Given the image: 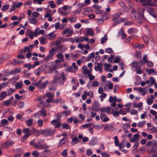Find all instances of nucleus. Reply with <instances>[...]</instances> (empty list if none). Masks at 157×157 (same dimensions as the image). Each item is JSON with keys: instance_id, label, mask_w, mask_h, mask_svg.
I'll list each match as a JSON object with an SVG mask.
<instances>
[{"instance_id": "obj_1", "label": "nucleus", "mask_w": 157, "mask_h": 157, "mask_svg": "<svg viewBox=\"0 0 157 157\" xmlns=\"http://www.w3.org/2000/svg\"><path fill=\"white\" fill-rule=\"evenodd\" d=\"M143 11L138 10V16L135 10L133 9L132 10L131 17L132 18L135 19L136 21L140 23H142L145 20L144 17Z\"/></svg>"}, {"instance_id": "obj_2", "label": "nucleus", "mask_w": 157, "mask_h": 157, "mask_svg": "<svg viewBox=\"0 0 157 157\" xmlns=\"http://www.w3.org/2000/svg\"><path fill=\"white\" fill-rule=\"evenodd\" d=\"M44 142V139H39L38 140V142L36 143L35 149L39 150H43L46 149L48 148L49 146L47 144L45 143L42 144Z\"/></svg>"}, {"instance_id": "obj_3", "label": "nucleus", "mask_w": 157, "mask_h": 157, "mask_svg": "<svg viewBox=\"0 0 157 157\" xmlns=\"http://www.w3.org/2000/svg\"><path fill=\"white\" fill-rule=\"evenodd\" d=\"M56 51L57 50L54 47L52 48L49 51L48 54L43 59L44 62H47L52 59L53 56L56 54Z\"/></svg>"}, {"instance_id": "obj_4", "label": "nucleus", "mask_w": 157, "mask_h": 157, "mask_svg": "<svg viewBox=\"0 0 157 157\" xmlns=\"http://www.w3.org/2000/svg\"><path fill=\"white\" fill-rule=\"evenodd\" d=\"M55 131L50 129H46L42 130L40 131V133L42 135L44 136H47L53 135L55 133Z\"/></svg>"}, {"instance_id": "obj_5", "label": "nucleus", "mask_w": 157, "mask_h": 157, "mask_svg": "<svg viewBox=\"0 0 157 157\" xmlns=\"http://www.w3.org/2000/svg\"><path fill=\"white\" fill-rule=\"evenodd\" d=\"M41 79H40L39 81L35 83V85L38 88L40 89H44L48 83L47 80L46 81L44 82L41 84Z\"/></svg>"}, {"instance_id": "obj_6", "label": "nucleus", "mask_w": 157, "mask_h": 157, "mask_svg": "<svg viewBox=\"0 0 157 157\" xmlns=\"http://www.w3.org/2000/svg\"><path fill=\"white\" fill-rule=\"evenodd\" d=\"M121 14V13L118 12L114 14L113 15V18L112 20L115 23L113 24V26H115L117 24L119 23V21H117L118 20V19L120 17Z\"/></svg>"}, {"instance_id": "obj_7", "label": "nucleus", "mask_w": 157, "mask_h": 157, "mask_svg": "<svg viewBox=\"0 0 157 157\" xmlns=\"http://www.w3.org/2000/svg\"><path fill=\"white\" fill-rule=\"evenodd\" d=\"M67 33H68L66 36V37H68L71 36L72 35L73 33V31L70 28H66L63 32L62 33L63 34H65Z\"/></svg>"}, {"instance_id": "obj_8", "label": "nucleus", "mask_w": 157, "mask_h": 157, "mask_svg": "<svg viewBox=\"0 0 157 157\" xmlns=\"http://www.w3.org/2000/svg\"><path fill=\"white\" fill-rule=\"evenodd\" d=\"M33 131L32 130L29 128H26L24 129L23 132L25 133V137H29L31 135V133Z\"/></svg>"}, {"instance_id": "obj_9", "label": "nucleus", "mask_w": 157, "mask_h": 157, "mask_svg": "<svg viewBox=\"0 0 157 157\" xmlns=\"http://www.w3.org/2000/svg\"><path fill=\"white\" fill-rule=\"evenodd\" d=\"M100 116L101 119L103 122H106L109 120V118L107 117L105 114L103 112L100 113Z\"/></svg>"}, {"instance_id": "obj_10", "label": "nucleus", "mask_w": 157, "mask_h": 157, "mask_svg": "<svg viewBox=\"0 0 157 157\" xmlns=\"http://www.w3.org/2000/svg\"><path fill=\"white\" fill-rule=\"evenodd\" d=\"M157 151V141L155 140L153 142L151 149L150 152H156Z\"/></svg>"}, {"instance_id": "obj_11", "label": "nucleus", "mask_w": 157, "mask_h": 157, "mask_svg": "<svg viewBox=\"0 0 157 157\" xmlns=\"http://www.w3.org/2000/svg\"><path fill=\"white\" fill-rule=\"evenodd\" d=\"M142 5L144 6H156V4L154 2L152 1L145 2L143 3L142 4Z\"/></svg>"}, {"instance_id": "obj_12", "label": "nucleus", "mask_w": 157, "mask_h": 157, "mask_svg": "<svg viewBox=\"0 0 157 157\" xmlns=\"http://www.w3.org/2000/svg\"><path fill=\"white\" fill-rule=\"evenodd\" d=\"M51 124L54 125L55 124V127L56 128L59 127L61 125V124L59 122V121L54 120L51 122Z\"/></svg>"}, {"instance_id": "obj_13", "label": "nucleus", "mask_w": 157, "mask_h": 157, "mask_svg": "<svg viewBox=\"0 0 157 157\" xmlns=\"http://www.w3.org/2000/svg\"><path fill=\"white\" fill-rule=\"evenodd\" d=\"M20 72V69L19 68H16L14 70L8 72V75H15L19 73Z\"/></svg>"}, {"instance_id": "obj_14", "label": "nucleus", "mask_w": 157, "mask_h": 157, "mask_svg": "<svg viewBox=\"0 0 157 157\" xmlns=\"http://www.w3.org/2000/svg\"><path fill=\"white\" fill-rule=\"evenodd\" d=\"M65 25V24H60L59 22H57L55 25V28L56 29H61L64 28Z\"/></svg>"}, {"instance_id": "obj_15", "label": "nucleus", "mask_w": 157, "mask_h": 157, "mask_svg": "<svg viewBox=\"0 0 157 157\" xmlns=\"http://www.w3.org/2000/svg\"><path fill=\"white\" fill-rule=\"evenodd\" d=\"M26 34H27L30 39H33V38L34 36L33 33L29 29H27L26 32Z\"/></svg>"}, {"instance_id": "obj_16", "label": "nucleus", "mask_w": 157, "mask_h": 157, "mask_svg": "<svg viewBox=\"0 0 157 157\" xmlns=\"http://www.w3.org/2000/svg\"><path fill=\"white\" fill-rule=\"evenodd\" d=\"M114 139L115 140V145L117 146H120V148L121 149L122 147L121 145L122 144H124V142L123 141H122L121 143L119 145V142L118 139V138L117 136H115L114 137Z\"/></svg>"}, {"instance_id": "obj_17", "label": "nucleus", "mask_w": 157, "mask_h": 157, "mask_svg": "<svg viewBox=\"0 0 157 157\" xmlns=\"http://www.w3.org/2000/svg\"><path fill=\"white\" fill-rule=\"evenodd\" d=\"M14 142L12 140H8L3 144V147L10 146L13 144Z\"/></svg>"}, {"instance_id": "obj_18", "label": "nucleus", "mask_w": 157, "mask_h": 157, "mask_svg": "<svg viewBox=\"0 0 157 157\" xmlns=\"http://www.w3.org/2000/svg\"><path fill=\"white\" fill-rule=\"evenodd\" d=\"M79 142L78 139L76 137L73 138L71 142V144L72 145H74Z\"/></svg>"}, {"instance_id": "obj_19", "label": "nucleus", "mask_w": 157, "mask_h": 157, "mask_svg": "<svg viewBox=\"0 0 157 157\" xmlns=\"http://www.w3.org/2000/svg\"><path fill=\"white\" fill-rule=\"evenodd\" d=\"M139 135L138 134H136L133 136V138H131L130 141L132 142H135L137 141V140L139 139Z\"/></svg>"}, {"instance_id": "obj_20", "label": "nucleus", "mask_w": 157, "mask_h": 157, "mask_svg": "<svg viewBox=\"0 0 157 157\" xmlns=\"http://www.w3.org/2000/svg\"><path fill=\"white\" fill-rule=\"evenodd\" d=\"M67 139V137H66L60 140L59 143V146H60L64 144L66 142V140Z\"/></svg>"}, {"instance_id": "obj_21", "label": "nucleus", "mask_w": 157, "mask_h": 157, "mask_svg": "<svg viewBox=\"0 0 157 157\" xmlns=\"http://www.w3.org/2000/svg\"><path fill=\"white\" fill-rule=\"evenodd\" d=\"M30 22L32 24L36 25L37 24V19L34 17H30L29 18Z\"/></svg>"}, {"instance_id": "obj_22", "label": "nucleus", "mask_w": 157, "mask_h": 157, "mask_svg": "<svg viewBox=\"0 0 157 157\" xmlns=\"http://www.w3.org/2000/svg\"><path fill=\"white\" fill-rule=\"evenodd\" d=\"M7 96V93L6 92H2L0 94V100L2 101Z\"/></svg>"}, {"instance_id": "obj_23", "label": "nucleus", "mask_w": 157, "mask_h": 157, "mask_svg": "<svg viewBox=\"0 0 157 157\" xmlns=\"http://www.w3.org/2000/svg\"><path fill=\"white\" fill-rule=\"evenodd\" d=\"M22 61H21L18 60H17L15 59H13V62H10V64H13V65H16L17 64H20L22 63Z\"/></svg>"}, {"instance_id": "obj_24", "label": "nucleus", "mask_w": 157, "mask_h": 157, "mask_svg": "<svg viewBox=\"0 0 157 157\" xmlns=\"http://www.w3.org/2000/svg\"><path fill=\"white\" fill-rule=\"evenodd\" d=\"M19 78L18 76L17 75L13 77L11 79L9 80V82L10 83L14 82L17 81Z\"/></svg>"}, {"instance_id": "obj_25", "label": "nucleus", "mask_w": 157, "mask_h": 157, "mask_svg": "<svg viewBox=\"0 0 157 157\" xmlns=\"http://www.w3.org/2000/svg\"><path fill=\"white\" fill-rule=\"evenodd\" d=\"M90 144L92 145H94L98 143V140L96 139H93L89 142Z\"/></svg>"}, {"instance_id": "obj_26", "label": "nucleus", "mask_w": 157, "mask_h": 157, "mask_svg": "<svg viewBox=\"0 0 157 157\" xmlns=\"http://www.w3.org/2000/svg\"><path fill=\"white\" fill-rule=\"evenodd\" d=\"M8 123V121L6 119H3L1 120L0 124V127L4 126L5 124H7Z\"/></svg>"}, {"instance_id": "obj_27", "label": "nucleus", "mask_w": 157, "mask_h": 157, "mask_svg": "<svg viewBox=\"0 0 157 157\" xmlns=\"http://www.w3.org/2000/svg\"><path fill=\"white\" fill-rule=\"evenodd\" d=\"M84 93L86 96L88 95L89 96L90 98H92L93 96V93L91 91H90L88 92H87V91L85 90L84 91Z\"/></svg>"}, {"instance_id": "obj_28", "label": "nucleus", "mask_w": 157, "mask_h": 157, "mask_svg": "<svg viewBox=\"0 0 157 157\" xmlns=\"http://www.w3.org/2000/svg\"><path fill=\"white\" fill-rule=\"evenodd\" d=\"M87 33L91 36H93L94 35V32L93 31L92 29L91 28L87 29Z\"/></svg>"}, {"instance_id": "obj_29", "label": "nucleus", "mask_w": 157, "mask_h": 157, "mask_svg": "<svg viewBox=\"0 0 157 157\" xmlns=\"http://www.w3.org/2000/svg\"><path fill=\"white\" fill-rule=\"evenodd\" d=\"M95 55L94 53H90L88 56L86 57V60L87 61H89L90 60L91 58L94 57Z\"/></svg>"}, {"instance_id": "obj_30", "label": "nucleus", "mask_w": 157, "mask_h": 157, "mask_svg": "<svg viewBox=\"0 0 157 157\" xmlns=\"http://www.w3.org/2000/svg\"><path fill=\"white\" fill-rule=\"evenodd\" d=\"M112 111H113V109H112L109 107H107L105 108V112L108 114L111 113H112Z\"/></svg>"}, {"instance_id": "obj_31", "label": "nucleus", "mask_w": 157, "mask_h": 157, "mask_svg": "<svg viewBox=\"0 0 157 157\" xmlns=\"http://www.w3.org/2000/svg\"><path fill=\"white\" fill-rule=\"evenodd\" d=\"M57 67L56 65H54L51 67L49 69V73H52L55 70H56Z\"/></svg>"}, {"instance_id": "obj_32", "label": "nucleus", "mask_w": 157, "mask_h": 157, "mask_svg": "<svg viewBox=\"0 0 157 157\" xmlns=\"http://www.w3.org/2000/svg\"><path fill=\"white\" fill-rule=\"evenodd\" d=\"M44 17L46 18H48V21H52V19L50 14L49 13H47L44 15Z\"/></svg>"}, {"instance_id": "obj_33", "label": "nucleus", "mask_w": 157, "mask_h": 157, "mask_svg": "<svg viewBox=\"0 0 157 157\" xmlns=\"http://www.w3.org/2000/svg\"><path fill=\"white\" fill-rule=\"evenodd\" d=\"M102 66V64L101 63H97V66H95L94 67L95 70L97 71L98 69L101 68Z\"/></svg>"}, {"instance_id": "obj_34", "label": "nucleus", "mask_w": 157, "mask_h": 157, "mask_svg": "<svg viewBox=\"0 0 157 157\" xmlns=\"http://www.w3.org/2000/svg\"><path fill=\"white\" fill-rule=\"evenodd\" d=\"M117 101V98L115 96H114L113 97L112 96H110L109 98V101L110 103H111L113 101L114 102H116Z\"/></svg>"}, {"instance_id": "obj_35", "label": "nucleus", "mask_w": 157, "mask_h": 157, "mask_svg": "<svg viewBox=\"0 0 157 157\" xmlns=\"http://www.w3.org/2000/svg\"><path fill=\"white\" fill-rule=\"evenodd\" d=\"M23 85L22 82H17L15 85V88L16 89H21Z\"/></svg>"}, {"instance_id": "obj_36", "label": "nucleus", "mask_w": 157, "mask_h": 157, "mask_svg": "<svg viewBox=\"0 0 157 157\" xmlns=\"http://www.w3.org/2000/svg\"><path fill=\"white\" fill-rule=\"evenodd\" d=\"M146 124V122L145 121H143L139 122L137 124V126L139 127H143Z\"/></svg>"}, {"instance_id": "obj_37", "label": "nucleus", "mask_w": 157, "mask_h": 157, "mask_svg": "<svg viewBox=\"0 0 157 157\" xmlns=\"http://www.w3.org/2000/svg\"><path fill=\"white\" fill-rule=\"evenodd\" d=\"M18 153L17 155H14V157L17 156H19L23 153V151L21 149H18Z\"/></svg>"}, {"instance_id": "obj_38", "label": "nucleus", "mask_w": 157, "mask_h": 157, "mask_svg": "<svg viewBox=\"0 0 157 157\" xmlns=\"http://www.w3.org/2000/svg\"><path fill=\"white\" fill-rule=\"evenodd\" d=\"M77 18L76 17H71L68 18V20L71 22H74L77 20Z\"/></svg>"}, {"instance_id": "obj_39", "label": "nucleus", "mask_w": 157, "mask_h": 157, "mask_svg": "<svg viewBox=\"0 0 157 157\" xmlns=\"http://www.w3.org/2000/svg\"><path fill=\"white\" fill-rule=\"evenodd\" d=\"M56 56L58 59H61V61H63V56L61 53H59Z\"/></svg>"}, {"instance_id": "obj_40", "label": "nucleus", "mask_w": 157, "mask_h": 157, "mask_svg": "<svg viewBox=\"0 0 157 157\" xmlns=\"http://www.w3.org/2000/svg\"><path fill=\"white\" fill-rule=\"evenodd\" d=\"M60 77H54V80L52 83H57L60 80Z\"/></svg>"}, {"instance_id": "obj_41", "label": "nucleus", "mask_w": 157, "mask_h": 157, "mask_svg": "<svg viewBox=\"0 0 157 157\" xmlns=\"http://www.w3.org/2000/svg\"><path fill=\"white\" fill-rule=\"evenodd\" d=\"M87 67L86 66H84L82 68V72L84 74H86Z\"/></svg>"}, {"instance_id": "obj_42", "label": "nucleus", "mask_w": 157, "mask_h": 157, "mask_svg": "<svg viewBox=\"0 0 157 157\" xmlns=\"http://www.w3.org/2000/svg\"><path fill=\"white\" fill-rule=\"evenodd\" d=\"M8 83L7 82H3L0 84V92L2 88H4L8 85Z\"/></svg>"}, {"instance_id": "obj_43", "label": "nucleus", "mask_w": 157, "mask_h": 157, "mask_svg": "<svg viewBox=\"0 0 157 157\" xmlns=\"http://www.w3.org/2000/svg\"><path fill=\"white\" fill-rule=\"evenodd\" d=\"M53 34L54 33L53 32L50 33L48 34V36H49L50 37L49 38V40L54 39L55 38L56 35H53Z\"/></svg>"}, {"instance_id": "obj_44", "label": "nucleus", "mask_w": 157, "mask_h": 157, "mask_svg": "<svg viewBox=\"0 0 157 157\" xmlns=\"http://www.w3.org/2000/svg\"><path fill=\"white\" fill-rule=\"evenodd\" d=\"M39 154L40 153L36 150L33 151L32 153V155L34 157H38L39 156Z\"/></svg>"}, {"instance_id": "obj_45", "label": "nucleus", "mask_w": 157, "mask_h": 157, "mask_svg": "<svg viewBox=\"0 0 157 157\" xmlns=\"http://www.w3.org/2000/svg\"><path fill=\"white\" fill-rule=\"evenodd\" d=\"M40 115L42 116L43 117H45L46 116V110L44 109H43L40 112Z\"/></svg>"}, {"instance_id": "obj_46", "label": "nucleus", "mask_w": 157, "mask_h": 157, "mask_svg": "<svg viewBox=\"0 0 157 157\" xmlns=\"http://www.w3.org/2000/svg\"><path fill=\"white\" fill-rule=\"evenodd\" d=\"M41 71L40 69L39 68L35 70L34 73L36 76H39Z\"/></svg>"}, {"instance_id": "obj_47", "label": "nucleus", "mask_w": 157, "mask_h": 157, "mask_svg": "<svg viewBox=\"0 0 157 157\" xmlns=\"http://www.w3.org/2000/svg\"><path fill=\"white\" fill-rule=\"evenodd\" d=\"M60 76L63 81H65L66 80V77L63 72H62L60 73Z\"/></svg>"}, {"instance_id": "obj_48", "label": "nucleus", "mask_w": 157, "mask_h": 157, "mask_svg": "<svg viewBox=\"0 0 157 157\" xmlns=\"http://www.w3.org/2000/svg\"><path fill=\"white\" fill-rule=\"evenodd\" d=\"M107 40V36L105 35L103 37H102L101 39V43L102 44H104Z\"/></svg>"}, {"instance_id": "obj_49", "label": "nucleus", "mask_w": 157, "mask_h": 157, "mask_svg": "<svg viewBox=\"0 0 157 157\" xmlns=\"http://www.w3.org/2000/svg\"><path fill=\"white\" fill-rule=\"evenodd\" d=\"M39 28H37L35 29L34 32H33L34 36H36L37 35H39Z\"/></svg>"}, {"instance_id": "obj_50", "label": "nucleus", "mask_w": 157, "mask_h": 157, "mask_svg": "<svg viewBox=\"0 0 157 157\" xmlns=\"http://www.w3.org/2000/svg\"><path fill=\"white\" fill-rule=\"evenodd\" d=\"M27 125L28 126H31L33 124L32 120L31 119L28 120L26 122Z\"/></svg>"}, {"instance_id": "obj_51", "label": "nucleus", "mask_w": 157, "mask_h": 157, "mask_svg": "<svg viewBox=\"0 0 157 157\" xmlns=\"http://www.w3.org/2000/svg\"><path fill=\"white\" fill-rule=\"evenodd\" d=\"M15 90V89H13L11 88H10L8 90V95L9 96L11 95L12 93H13Z\"/></svg>"}, {"instance_id": "obj_52", "label": "nucleus", "mask_w": 157, "mask_h": 157, "mask_svg": "<svg viewBox=\"0 0 157 157\" xmlns=\"http://www.w3.org/2000/svg\"><path fill=\"white\" fill-rule=\"evenodd\" d=\"M148 10H150L151 11V12H150V13L151 14L152 16L154 17L155 18L156 17L155 14L153 12V9L151 7H149L148 8Z\"/></svg>"}, {"instance_id": "obj_53", "label": "nucleus", "mask_w": 157, "mask_h": 157, "mask_svg": "<svg viewBox=\"0 0 157 157\" xmlns=\"http://www.w3.org/2000/svg\"><path fill=\"white\" fill-rule=\"evenodd\" d=\"M104 13L105 15H107V13H106L100 10H97L95 12V13L98 14H101L102 13L103 14Z\"/></svg>"}, {"instance_id": "obj_54", "label": "nucleus", "mask_w": 157, "mask_h": 157, "mask_svg": "<svg viewBox=\"0 0 157 157\" xmlns=\"http://www.w3.org/2000/svg\"><path fill=\"white\" fill-rule=\"evenodd\" d=\"M71 111L70 110H68L67 111H64L62 114H65L66 116H67L68 115H69L71 114Z\"/></svg>"}, {"instance_id": "obj_55", "label": "nucleus", "mask_w": 157, "mask_h": 157, "mask_svg": "<svg viewBox=\"0 0 157 157\" xmlns=\"http://www.w3.org/2000/svg\"><path fill=\"white\" fill-rule=\"evenodd\" d=\"M46 95L47 97L49 98H52L54 97V95L51 93L48 92L46 93Z\"/></svg>"}, {"instance_id": "obj_56", "label": "nucleus", "mask_w": 157, "mask_h": 157, "mask_svg": "<svg viewBox=\"0 0 157 157\" xmlns=\"http://www.w3.org/2000/svg\"><path fill=\"white\" fill-rule=\"evenodd\" d=\"M147 72L148 74L151 75L155 72V70L153 69H150L149 70H147Z\"/></svg>"}, {"instance_id": "obj_57", "label": "nucleus", "mask_w": 157, "mask_h": 157, "mask_svg": "<svg viewBox=\"0 0 157 157\" xmlns=\"http://www.w3.org/2000/svg\"><path fill=\"white\" fill-rule=\"evenodd\" d=\"M107 95L105 93H102L101 95L100 96L101 100V101H102L103 100V98H105Z\"/></svg>"}, {"instance_id": "obj_58", "label": "nucleus", "mask_w": 157, "mask_h": 157, "mask_svg": "<svg viewBox=\"0 0 157 157\" xmlns=\"http://www.w3.org/2000/svg\"><path fill=\"white\" fill-rule=\"evenodd\" d=\"M143 40L146 43H147L149 40V38L146 36H144L143 37Z\"/></svg>"}, {"instance_id": "obj_59", "label": "nucleus", "mask_w": 157, "mask_h": 157, "mask_svg": "<svg viewBox=\"0 0 157 157\" xmlns=\"http://www.w3.org/2000/svg\"><path fill=\"white\" fill-rule=\"evenodd\" d=\"M136 73L138 74H141L142 73V71L140 70V67L138 66L136 67Z\"/></svg>"}, {"instance_id": "obj_60", "label": "nucleus", "mask_w": 157, "mask_h": 157, "mask_svg": "<svg viewBox=\"0 0 157 157\" xmlns=\"http://www.w3.org/2000/svg\"><path fill=\"white\" fill-rule=\"evenodd\" d=\"M92 124L91 123L86 124H85L84 125H82L81 126V127H83L84 128H87L88 127H91L92 126Z\"/></svg>"}, {"instance_id": "obj_61", "label": "nucleus", "mask_w": 157, "mask_h": 157, "mask_svg": "<svg viewBox=\"0 0 157 157\" xmlns=\"http://www.w3.org/2000/svg\"><path fill=\"white\" fill-rule=\"evenodd\" d=\"M32 15L33 17H36L40 15V13L37 12L33 11L32 13Z\"/></svg>"}, {"instance_id": "obj_62", "label": "nucleus", "mask_w": 157, "mask_h": 157, "mask_svg": "<svg viewBox=\"0 0 157 157\" xmlns=\"http://www.w3.org/2000/svg\"><path fill=\"white\" fill-rule=\"evenodd\" d=\"M138 63L137 61H135L134 62H132L131 63V66L133 67H137V65L138 64Z\"/></svg>"}, {"instance_id": "obj_63", "label": "nucleus", "mask_w": 157, "mask_h": 157, "mask_svg": "<svg viewBox=\"0 0 157 157\" xmlns=\"http://www.w3.org/2000/svg\"><path fill=\"white\" fill-rule=\"evenodd\" d=\"M37 123L38 125L40 127H42L43 125V121L41 119L38 120Z\"/></svg>"}, {"instance_id": "obj_64", "label": "nucleus", "mask_w": 157, "mask_h": 157, "mask_svg": "<svg viewBox=\"0 0 157 157\" xmlns=\"http://www.w3.org/2000/svg\"><path fill=\"white\" fill-rule=\"evenodd\" d=\"M62 126L63 128H65L66 129H69L70 127V126H69V124L67 123L63 124L62 125Z\"/></svg>"}]
</instances>
